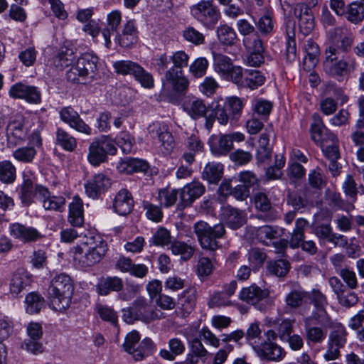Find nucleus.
Here are the masks:
<instances>
[{
	"label": "nucleus",
	"instance_id": "obj_1",
	"mask_svg": "<svg viewBox=\"0 0 364 364\" xmlns=\"http://www.w3.org/2000/svg\"><path fill=\"white\" fill-rule=\"evenodd\" d=\"M74 284L71 277L65 273L55 274L50 281L48 292L50 305L56 311H64L71 304Z\"/></svg>",
	"mask_w": 364,
	"mask_h": 364
},
{
	"label": "nucleus",
	"instance_id": "obj_2",
	"mask_svg": "<svg viewBox=\"0 0 364 364\" xmlns=\"http://www.w3.org/2000/svg\"><path fill=\"white\" fill-rule=\"evenodd\" d=\"M170 59L173 65L166 70L162 79L164 88L172 89L178 94H184L188 87L189 82L183 75L182 68L187 67L189 55L183 50L174 52Z\"/></svg>",
	"mask_w": 364,
	"mask_h": 364
},
{
	"label": "nucleus",
	"instance_id": "obj_3",
	"mask_svg": "<svg viewBox=\"0 0 364 364\" xmlns=\"http://www.w3.org/2000/svg\"><path fill=\"white\" fill-rule=\"evenodd\" d=\"M98 58L90 53H83L67 72L68 81L86 84L93 81L97 75Z\"/></svg>",
	"mask_w": 364,
	"mask_h": 364
},
{
	"label": "nucleus",
	"instance_id": "obj_4",
	"mask_svg": "<svg viewBox=\"0 0 364 364\" xmlns=\"http://www.w3.org/2000/svg\"><path fill=\"white\" fill-rule=\"evenodd\" d=\"M107 251V243L90 238L81 245L75 247L74 259L82 268L91 267L99 263Z\"/></svg>",
	"mask_w": 364,
	"mask_h": 364
},
{
	"label": "nucleus",
	"instance_id": "obj_5",
	"mask_svg": "<svg viewBox=\"0 0 364 364\" xmlns=\"http://www.w3.org/2000/svg\"><path fill=\"white\" fill-rule=\"evenodd\" d=\"M193 230L203 250L213 252L221 247L218 240L223 238L225 234L223 224L218 223L210 226L208 223L201 220L195 223Z\"/></svg>",
	"mask_w": 364,
	"mask_h": 364
},
{
	"label": "nucleus",
	"instance_id": "obj_6",
	"mask_svg": "<svg viewBox=\"0 0 364 364\" xmlns=\"http://www.w3.org/2000/svg\"><path fill=\"white\" fill-rule=\"evenodd\" d=\"M122 318L127 323L135 321L150 323L156 319H160L163 313L154 309L144 297H139L132 304V306L122 310Z\"/></svg>",
	"mask_w": 364,
	"mask_h": 364
},
{
	"label": "nucleus",
	"instance_id": "obj_7",
	"mask_svg": "<svg viewBox=\"0 0 364 364\" xmlns=\"http://www.w3.org/2000/svg\"><path fill=\"white\" fill-rule=\"evenodd\" d=\"M191 16L208 30H213L221 18L218 7L213 0H200L190 7Z\"/></svg>",
	"mask_w": 364,
	"mask_h": 364
},
{
	"label": "nucleus",
	"instance_id": "obj_8",
	"mask_svg": "<svg viewBox=\"0 0 364 364\" xmlns=\"http://www.w3.org/2000/svg\"><path fill=\"white\" fill-rule=\"evenodd\" d=\"M140 335L138 331L129 333L122 345L124 351L130 354L136 361H140L151 355L155 350L154 342L149 338H145L140 343Z\"/></svg>",
	"mask_w": 364,
	"mask_h": 364
},
{
	"label": "nucleus",
	"instance_id": "obj_9",
	"mask_svg": "<svg viewBox=\"0 0 364 364\" xmlns=\"http://www.w3.org/2000/svg\"><path fill=\"white\" fill-rule=\"evenodd\" d=\"M117 149L107 136L93 140L88 147L87 161L93 166H99L107 161L108 155L116 154Z\"/></svg>",
	"mask_w": 364,
	"mask_h": 364
},
{
	"label": "nucleus",
	"instance_id": "obj_10",
	"mask_svg": "<svg viewBox=\"0 0 364 364\" xmlns=\"http://www.w3.org/2000/svg\"><path fill=\"white\" fill-rule=\"evenodd\" d=\"M329 43L324 54L339 55L346 53L352 48L353 44V34L344 27H336L328 32Z\"/></svg>",
	"mask_w": 364,
	"mask_h": 364
},
{
	"label": "nucleus",
	"instance_id": "obj_11",
	"mask_svg": "<svg viewBox=\"0 0 364 364\" xmlns=\"http://www.w3.org/2000/svg\"><path fill=\"white\" fill-rule=\"evenodd\" d=\"M329 327L331 331L328 335L326 350L323 354V358L326 361L338 359L341 355L340 350L347 343L348 333L341 323H333Z\"/></svg>",
	"mask_w": 364,
	"mask_h": 364
},
{
	"label": "nucleus",
	"instance_id": "obj_12",
	"mask_svg": "<svg viewBox=\"0 0 364 364\" xmlns=\"http://www.w3.org/2000/svg\"><path fill=\"white\" fill-rule=\"evenodd\" d=\"M29 123L23 116H16L11 119L6 126L7 146L14 148L29 141Z\"/></svg>",
	"mask_w": 364,
	"mask_h": 364
},
{
	"label": "nucleus",
	"instance_id": "obj_13",
	"mask_svg": "<svg viewBox=\"0 0 364 364\" xmlns=\"http://www.w3.org/2000/svg\"><path fill=\"white\" fill-rule=\"evenodd\" d=\"M357 63L354 59L341 58L338 55L325 54V60L323 63L324 72L334 77H343L353 71Z\"/></svg>",
	"mask_w": 364,
	"mask_h": 364
},
{
	"label": "nucleus",
	"instance_id": "obj_14",
	"mask_svg": "<svg viewBox=\"0 0 364 364\" xmlns=\"http://www.w3.org/2000/svg\"><path fill=\"white\" fill-rule=\"evenodd\" d=\"M42 146L41 131L37 129L30 133L28 146L16 149L12 156L18 161L25 164L32 163L37 154V149Z\"/></svg>",
	"mask_w": 364,
	"mask_h": 364
},
{
	"label": "nucleus",
	"instance_id": "obj_15",
	"mask_svg": "<svg viewBox=\"0 0 364 364\" xmlns=\"http://www.w3.org/2000/svg\"><path fill=\"white\" fill-rule=\"evenodd\" d=\"M244 140L245 135L237 132L229 134L213 135L209 139V145L213 154L222 156L230 151L234 141L240 142Z\"/></svg>",
	"mask_w": 364,
	"mask_h": 364
},
{
	"label": "nucleus",
	"instance_id": "obj_16",
	"mask_svg": "<svg viewBox=\"0 0 364 364\" xmlns=\"http://www.w3.org/2000/svg\"><path fill=\"white\" fill-rule=\"evenodd\" d=\"M36 199L46 210L63 212L65 209V198L62 196L52 195L46 186L36 188Z\"/></svg>",
	"mask_w": 364,
	"mask_h": 364
},
{
	"label": "nucleus",
	"instance_id": "obj_17",
	"mask_svg": "<svg viewBox=\"0 0 364 364\" xmlns=\"http://www.w3.org/2000/svg\"><path fill=\"white\" fill-rule=\"evenodd\" d=\"M9 96L14 99H23L32 104L41 102V93L38 87L21 82L16 83L9 90Z\"/></svg>",
	"mask_w": 364,
	"mask_h": 364
},
{
	"label": "nucleus",
	"instance_id": "obj_18",
	"mask_svg": "<svg viewBox=\"0 0 364 364\" xmlns=\"http://www.w3.org/2000/svg\"><path fill=\"white\" fill-rule=\"evenodd\" d=\"M149 134L153 139H157L166 153L174 147V139L166 124L156 122L149 125Z\"/></svg>",
	"mask_w": 364,
	"mask_h": 364
},
{
	"label": "nucleus",
	"instance_id": "obj_19",
	"mask_svg": "<svg viewBox=\"0 0 364 364\" xmlns=\"http://www.w3.org/2000/svg\"><path fill=\"white\" fill-rule=\"evenodd\" d=\"M59 114L61 120L69 124L71 128L87 135L92 134L91 127L83 121L73 107H65L61 109Z\"/></svg>",
	"mask_w": 364,
	"mask_h": 364
},
{
	"label": "nucleus",
	"instance_id": "obj_20",
	"mask_svg": "<svg viewBox=\"0 0 364 364\" xmlns=\"http://www.w3.org/2000/svg\"><path fill=\"white\" fill-rule=\"evenodd\" d=\"M110 185V179L105 174L97 173L85 183V193L89 198L97 199Z\"/></svg>",
	"mask_w": 364,
	"mask_h": 364
},
{
	"label": "nucleus",
	"instance_id": "obj_21",
	"mask_svg": "<svg viewBox=\"0 0 364 364\" xmlns=\"http://www.w3.org/2000/svg\"><path fill=\"white\" fill-rule=\"evenodd\" d=\"M9 232L12 237L23 243L33 242L42 237L36 228L19 223L11 224Z\"/></svg>",
	"mask_w": 364,
	"mask_h": 364
},
{
	"label": "nucleus",
	"instance_id": "obj_22",
	"mask_svg": "<svg viewBox=\"0 0 364 364\" xmlns=\"http://www.w3.org/2000/svg\"><path fill=\"white\" fill-rule=\"evenodd\" d=\"M182 106L184 112L194 120L204 118L205 121L208 116V107L201 99L194 97L188 98L183 102Z\"/></svg>",
	"mask_w": 364,
	"mask_h": 364
},
{
	"label": "nucleus",
	"instance_id": "obj_23",
	"mask_svg": "<svg viewBox=\"0 0 364 364\" xmlns=\"http://www.w3.org/2000/svg\"><path fill=\"white\" fill-rule=\"evenodd\" d=\"M196 303V289L195 287H189L178 296L176 314L181 317H186L195 308Z\"/></svg>",
	"mask_w": 364,
	"mask_h": 364
},
{
	"label": "nucleus",
	"instance_id": "obj_24",
	"mask_svg": "<svg viewBox=\"0 0 364 364\" xmlns=\"http://www.w3.org/2000/svg\"><path fill=\"white\" fill-rule=\"evenodd\" d=\"M259 357L265 360L280 361L286 355L285 350L272 342H264L255 347Z\"/></svg>",
	"mask_w": 364,
	"mask_h": 364
},
{
	"label": "nucleus",
	"instance_id": "obj_25",
	"mask_svg": "<svg viewBox=\"0 0 364 364\" xmlns=\"http://www.w3.org/2000/svg\"><path fill=\"white\" fill-rule=\"evenodd\" d=\"M205 191V186L199 181H192L180 190L181 205L185 208L190 206L196 199L199 198Z\"/></svg>",
	"mask_w": 364,
	"mask_h": 364
},
{
	"label": "nucleus",
	"instance_id": "obj_26",
	"mask_svg": "<svg viewBox=\"0 0 364 364\" xmlns=\"http://www.w3.org/2000/svg\"><path fill=\"white\" fill-rule=\"evenodd\" d=\"M134 205L132 193L126 188H122L113 200L114 211L119 215H127L133 210Z\"/></svg>",
	"mask_w": 364,
	"mask_h": 364
},
{
	"label": "nucleus",
	"instance_id": "obj_27",
	"mask_svg": "<svg viewBox=\"0 0 364 364\" xmlns=\"http://www.w3.org/2000/svg\"><path fill=\"white\" fill-rule=\"evenodd\" d=\"M115 268L123 273H129L130 275L143 278L148 274V267L144 264H134L132 260L124 256H120L117 259Z\"/></svg>",
	"mask_w": 364,
	"mask_h": 364
},
{
	"label": "nucleus",
	"instance_id": "obj_28",
	"mask_svg": "<svg viewBox=\"0 0 364 364\" xmlns=\"http://www.w3.org/2000/svg\"><path fill=\"white\" fill-rule=\"evenodd\" d=\"M221 218L227 225L233 230L240 228L246 222L244 211L229 205L221 208Z\"/></svg>",
	"mask_w": 364,
	"mask_h": 364
},
{
	"label": "nucleus",
	"instance_id": "obj_29",
	"mask_svg": "<svg viewBox=\"0 0 364 364\" xmlns=\"http://www.w3.org/2000/svg\"><path fill=\"white\" fill-rule=\"evenodd\" d=\"M32 282L31 275L24 269H18L11 276L9 283L11 294L16 298Z\"/></svg>",
	"mask_w": 364,
	"mask_h": 364
},
{
	"label": "nucleus",
	"instance_id": "obj_30",
	"mask_svg": "<svg viewBox=\"0 0 364 364\" xmlns=\"http://www.w3.org/2000/svg\"><path fill=\"white\" fill-rule=\"evenodd\" d=\"M294 15L299 19L301 32L309 35L314 28V20L311 9L306 4H297L294 8Z\"/></svg>",
	"mask_w": 364,
	"mask_h": 364
},
{
	"label": "nucleus",
	"instance_id": "obj_31",
	"mask_svg": "<svg viewBox=\"0 0 364 364\" xmlns=\"http://www.w3.org/2000/svg\"><path fill=\"white\" fill-rule=\"evenodd\" d=\"M222 125H226L230 122V114L223 104V101L219 100L213 110L208 114L204 123V127L210 132L213 128L215 120Z\"/></svg>",
	"mask_w": 364,
	"mask_h": 364
},
{
	"label": "nucleus",
	"instance_id": "obj_32",
	"mask_svg": "<svg viewBox=\"0 0 364 364\" xmlns=\"http://www.w3.org/2000/svg\"><path fill=\"white\" fill-rule=\"evenodd\" d=\"M272 132V129L269 127L259 136L256 150V159L258 164L267 163L271 159L272 147L269 144V136Z\"/></svg>",
	"mask_w": 364,
	"mask_h": 364
},
{
	"label": "nucleus",
	"instance_id": "obj_33",
	"mask_svg": "<svg viewBox=\"0 0 364 364\" xmlns=\"http://www.w3.org/2000/svg\"><path fill=\"white\" fill-rule=\"evenodd\" d=\"M269 292L262 289L256 284L242 288L239 292V299L251 305H257L259 302L266 299Z\"/></svg>",
	"mask_w": 364,
	"mask_h": 364
},
{
	"label": "nucleus",
	"instance_id": "obj_34",
	"mask_svg": "<svg viewBox=\"0 0 364 364\" xmlns=\"http://www.w3.org/2000/svg\"><path fill=\"white\" fill-rule=\"evenodd\" d=\"M137 29L132 20L128 21L124 25L122 32L116 34L117 42L124 48H131L137 42Z\"/></svg>",
	"mask_w": 364,
	"mask_h": 364
},
{
	"label": "nucleus",
	"instance_id": "obj_35",
	"mask_svg": "<svg viewBox=\"0 0 364 364\" xmlns=\"http://www.w3.org/2000/svg\"><path fill=\"white\" fill-rule=\"evenodd\" d=\"M149 168V164L145 160L134 158H125L117 165L118 171L127 174H132L134 172H146Z\"/></svg>",
	"mask_w": 364,
	"mask_h": 364
},
{
	"label": "nucleus",
	"instance_id": "obj_36",
	"mask_svg": "<svg viewBox=\"0 0 364 364\" xmlns=\"http://www.w3.org/2000/svg\"><path fill=\"white\" fill-rule=\"evenodd\" d=\"M283 230L277 226L264 225L257 228L256 238L264 245H270L273 240H277L282 235Z\"/></svg>",
	"mask_w": 364,
	"mask_h": 364
},
{
	"label": "nucleus",
	"instance_id": "obj_37",
	"mask_svg": "<svg viewBox=\"0 0 364 364\" xmlns=\"http://www.w3.org/2000/svg\"><path fill=\"white\" fill-rule=\"evenodd\" d=\"M304 331L307 344L310 346L314 344L321 343L326 338V331L321 327L311 326L309 323L310 318L304 319Z\"/></svg>",
	"mask_w": 364,
	"mask_h": 364
},
{
	"label": "nucleus",
	"instance_id": "obj_38",
	"mask_svg": "<svg viewBox=\"0 0 364 364\" xmlns=\"http://www.w3.org/2000/svg\"><path fill=\"white\" fill-rule=\"evenodd\" d=\"M74 58L75 53L72 48L62 47L53 57L51 65L57 70H63L65 68L72 65Z\"/></svg>",
	"mask_w": 364,
	"mask_h": 364
},
{
	"label": "nucleus",
	"instance_id": "obj_39",
	"mask_svg": "<svg viewBox=\"0 0 364 364\" xmlns=\"http://www.w3.org/2000/svg\"><path fill=\"white\" fill-rule=\"evenodd\" d=\"M68 222L74 227H81L84 223L83 203L77 196L69 205Z\"/></svg>",
	"mask_w": 364,
	"mask_h": 364
},
{
	"label": "nucleus",
	"instance_id": "obj_40",
	"mask_svg": "<svg viewBox=\"0 0 364 364\" xmlns=\"http://www.w3.org/2000/svg\"><path fill=\"white\" fill-rule=\"evenodd\" d=\"M220 100L223 101V104L230 114V124H236L242 114L244 106L242 100L236 96L227 97Z\"/></svg>",
	"mask_w": 364,
	"mask_h": 364
},
{
	"label": "nucleus",
	"instance_id": "obj_41",
	"mask_svg": "<svg viewBox=\"0 0 364 364\" xmlns=\"http://www.w3.org/2000/svg\"><path fill=\"white\" fill-rule=\"evenodd\" d=\"M123 288L122 279L118 277H108L100 280L97 286V292L106 296L110 291H119Z\"/></svg>",
	"mask_w": 364,
	"mask_h": 364
},
{
	"label": "nucleus",
	"instance_id": "obj_42",
	"mask_svg": "<svg viewBox=\"0 0 364 364\" xmlns=\"http://www.w3.org/2000/svg\"><path fill=\"white\" fill-rule=\"evenodd\" d=\"M268 323L269 326L276 329L280 339L284 341L287 336L291 334L294 320L290 318H271L268 321Z\"/></svg>",
	"mask_w": 364,
	"mask_h": 364
},
{
	"label": "nucleus",
	"instance_id": "obj_43",
	"mask_svg": "<svg viewBox=\"0 0 364 364\" xmlns=\"http://www.w3.org/2000/svg\"><path fill=\"white\" fill-rule=\"evenodd\" d=\"M122 21V14L119 11H112L107 15V21L109 28L102 30V36L105 41L107 48H109L111 45V33L117 31L118 26Z\"/></svg>",
	"mask_w": 364,
	"mask_h": 364
},
{
	"label": "nucleus",
	"instance_id": "obj_44",
	"mask_svg": "<svg viewBox=\"0 0 364 364\" xmlns=\"http://www.w3.org/2000/svg\"><path fill=\"white\" fill-rule=\"evenodd\" d=\"M169 350L163 349L160 351V355L168 360H173L176 356L185 352L184 343L178 338H173L168 341Z\"/></svg>",
	"mask_w": 364,
	"mask_h": 364
},
{
	"label": "nucleus",
	"instance_id": "obj_45",
	"mask_svg": "<svg viewBox=\"0 0 364 364\" xmlns=\"http://www.w3.org/2000/svg\"><path fill=\"white\" fill-rule=\"evenodd\" d=\"M244 77L242 87L251 90H255L262 86L265 81L264 75L258 70L245 69Z\"/></svg>",
	"mask_w": 364,
	"mask_h": 364
},
{
	"label": "nucleus",
	"instance_id": "obj_46",
	"mask_svg": "<svg viewBox=\"0 0 364 364\" xmlns=\"http://www.w3.org/2000/svg\"><path fill=\"white\" fill-rule=\"evenodd\" d=\"M307 220L304 218H299L295 223V228L293 230L288 243L292 249L301 246L304 239V230L307 225Z\"/></svg>",
	"mask_w": 364,
	"mask_h": 364
},
{
	"label": "nucleus",
	"instance_id": "obj_47",
	"mask_svg": "<svg viewBox=\"0 0 364 364\" xmlns=\"http://www.w3.org/2000/svg\"><path fill=\"white\" fill-rule=\"evenodd\" d=\"M38 186H43L34 184L31 179L24 177L23 182L21 187L20 195L23 203L29 205L33 201V198H36V188Z\"/></svg>",
	"mask_w": 364,
	"mask_h": 364
},
{
	"label": "nucleus",
	"instance_id": "obj_48",
	"mask_svg": "<svg viewBox=\"0 0 364 364\" xmlns=\"http://www.w3.org/2000/svg\"><path fill=\"white\" fill-rule=\"evenodd\" d=\"M223 166L219 163L208 164L202 173L203 178L210 183H217L222 178Z\"/></svg>",
	"mask_w": 364,
	"mask_h": 364
},
{
	"label": "nucleus",
	"instance_id": "obj_49",
	"mask_svg": "<svg viewBox=\"0 0 364 364\" xmlns=\"http://www.w3.org/2000/svg\"><path fill=\"white\" fill-rule=\"evenodd\" d=\"M56 144L64 150L73 151L77 146V141L75 137L70 135L67 131L61 127L56 130Z\"/></svg>",
	"mask_w": 364,
	"mask_h": 364
},
{
	"label": "nucleus",
	"instance_id": "obj_50",
	"mask_svg": "<svg viewBox=\"0 0 364 364\" xmlns=\"http://www.w3.org/2000/svg\"><path fill=\"white\" fill-rule=\"evenodd\" d=\"M26 311L29 314H38L44 307L45 301L41 295L31 292L28 294L25 299Z\"/></svg>",
	"mask_w": 364,
	"mask_h": 364
},
{
	"label": "nucleus",
	"instance_id": "obj_51",
	"mask_svg": "<svg viewBox=\"0 0 364 364\" xmlns=\"http://www.w3.org/2000/svg\"><path fill=\"white\" fill-rule=\"evenodd\" d=\"M327 129L325 127L323 121L318 114H314L313 123L311 125V135L312 139L316 143H323L326 139L324 137V132Z\"/></svg>",
	"mask_w": 364,
	"mask_h": 364
},
{
	"label": "nucleus",
	"instance_id": "obj_52",
	"mask_svg": "<svg viewBox=\"0 0 364 364\" xmlns=\"http://www.w3.org/2000/svg\"><path fill=\"white\" fill-rule=\"evenodd\" d=\"M218 41L223 45H234L237 39V34L234 29L227 24L221 25L216 29Z\"/></svg>",
	"mask_w": 364,
	"mask_h": 364
},
{
	"label": "nucleus",
	"instance_id": "obj_53",
	"mask_svg": "<svg viewBox=\"0 0 364 364\" xmlns=\"http://www.w3.org/2000/svg\"><path fill=\"white\" fill-rule=\"evenodd\" d=\"M287 40L286 42L285 58L288 63L294 62L296 58V47L294 39V24L287 25Z\"/></svg>",
	"mask_w": 364,
	"mask_h": 364
},
{
	"label": "nucleus",
	"instance_id": "obj_54",
	"mask_svg": "<svg viewBox=\"0 0 364 364\" xmlns=\"http://www.w3.org/2000/svg\"><path fill=\"white\" fill-rule=\"evenodd\" d=\"M16 179V168L10 161L0 162V181L12 183Z\"/></svg>",
	"mask_w": 364,
	"mask_h": 364
},
{
	"label": "nucleus",
	"instance_id": "obj_55",
	"mask_svg": "<svg viewBox=\"0 0 364 364\" xmlns=\"http://www.w3.org/2000/svg\"><path fill=\"white\" fill-rule=\"evenodd\" d=\"M346 17L352 23H357L364 18V5L360 1L351 3L346 11Z\"/></svg>",
	"mask_w": 364,
	"mask_h": 364
},
{
	"label": "nucleus",
	"instance_id": "obj_56",
	"mask_svg": "<svg viewBox=\"0 0 364 364\" xmlns=\"http://www.w3.org/2000/svg\"><path fill=\"white\" fill-rule=\"evenodd\" d=\"M139 64L131 60H118L114 63L113 68L114 71L119 75H130L134 77Z\"/></svg>",
	"mask_w": 364,
	"mask_h": 364
},
{
	"label": "nucleus",
	"instance_id": "obj_57",
	"mask_svg": "<svg viewBox=\"0 0 364 364\" xmlns=\"http://www.w3.org/2000/svg\"><path fill=\"white\" fill-rule=\"evenodd\" d=\"M266 257L264 251L258 247H252L249 250L248 261L255 271L263 265Z\"/></svg>",
	"mask_w": 364,
	"mask_h": 364
},
{
	"label": "nucleus",
	"instance_id": "obj_58",
	"mask_svg": "<svg viewBox=\"0 0 364 364\" xmlns=\"http://www.w3.org/2000/svg\"><path fill=\"white\" fill-rule=\"evenodd\" d=\"M290 264L285 259H279L270 262L267 265V269L271 274L276 277H284L289 272Z\"/></svg>",
	"mask_w": 364,
	"mask_h": 364
},
{
	"label": "nucleus",
	"instance_id": "obj_59",
	"mask_svg": "<svg viewBox=\"0 0 364 364\" xmlns=\"http://www.w3.org/2000/svg\"><path fill=\"white\" fill-rule=\"evenodd\" d=\"M257 28L262 35L266 36L272 33L274 29V21L272 16L266 13L255 21Z\"/></svg>",
	"mask_w": 364,
	"mask_h": 364
},
{
	"label": "nucleus",
	"instance_id": "obj_60",
	"mask_svg": "<svg viewBox=\"0 0 364 364\" xmlns=\"http://www.w3.org/2000/svg\"><path fill=\"white\" fill-rule=\"evenodd\" d=\"M215 70L224 77L230 73L233 65L231 59L222 54H213Z\"/></svg>",
	"mask_w": 364,
	"mask_h": 364
},
{
	"label": "nucleus",
	"instance_id": "obj_61",
	"mask_svg": "<svg viewBox=\"0 0 364 364\" xmlns=\"http://www.w3.org/2000/svg\"><path fill=\"white\" fill-rule=\"evenodd\" d=\"M311 301L318 311L319 317L326 316L328 319L329 318L325 310L326 306L327 305L326 298L320 291H312Z\"/></svg>",
	"mask_w": 364,
	"mask_h": 364
},
{
	"label": "nucleus",
	"instance_id": "obj_62",
	"mask_svg": "<svg viewBox=\"0 0 364 364\" xmlns=\"http://www.w3.org/2000/svg\"><path fill=\"white\" fill-rule=\"evenodd\" d=\"M170 249L173 254L181 255L185 260L190 259L194 253V248L184 242L173 241Z\"/></svg>",
	"mask_w": 364,
	"mask_h": 364
},
{
	"label": "nucleus",
	"instance_id": "obj_63",
	"mask_svg": "<svg viewBox=\"0 0 364 364\" xmlns=\"http://www.w3.org/2000/svg\"><path fill=\"white\" fill-rule=\"evenodd\" d=\"M136 92L127 86H121L115 92L116 100L121 105L125 106L132 102L135 98Z\"/></svg>",
	"mask_w": 364,
	"mask_h": 364
},
{
	"label": "nucleus",
	"instance_id": "obj_64",
	"mask_svg": "<svg viewBox=\"0 0 364 364\" xmlns=\"http://www.w3.org/2000/svg\"><path fill=\"white\" fill-rule=\"evenodd\" d=\"M208 61L205 58L200 57L196 59L189 66L191 74L196 78L201 77L206 73Z\"/></svg>",
	"mask_w": 364,
	"mask_h": 364
}]
</instances>
